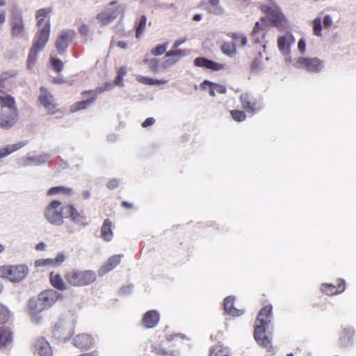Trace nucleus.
I'll return each instance as SVG.
<instances>
[{"mask_svg":"<svg viewBox=\"0 0 356 356\" xmlns=\"http://www.w3.org/2000/svg\"><path fill=\"white\" fill-rule=\"evenodd\" d=\"M79 33L83 36H86L89 33V26L86 24H81L79 28Z\"/></svg>","mask_w":356,"mask_h":356,"instance_id":"nucleus-48","label":"nucleus"},{"mask_svg":"<svg viewBox=\"0 0 356 356\" xmlns=\"http://www.w3.org/2000/svg\"><path fill=\"white\" fill-rule=\"evenodd\" d=\"M51 24L49 18L47 19L43 27L38 28L33 39V46L38 49L43 50L46 46L50 35Z\"/></svg>","mask_w":356,"mask_h":356,"instance_id":"nucleus-14","label":"nucleus"},{"mask_svg":"<svg viewBox=\"0 0 356 356\" xmlns=\"http://www.w3.org/2000/svg\"><path fill=\"white\" fill-rule=\"evenodd\" d=\"M52 82L56 84H62L65 83L66 81L63 78H54Z\"/></svg>","mask_w":356,"mask_h":356,"instance_id":"nucleus-58","label":"nucleus"},{"mask_svg":"<svg viewBox=\"0 0 356 356\" xmlns=\"http://www.w3.org/2000/svg\"><path fill=\"white\" fill-rule=\"evenodd\" d=\"M232 38L236 45L243 47L247 44V38L241 33H232Z\"/></svg>","mask_w":356,"mask_h":356,"instance_id":"nucleus-41","label":"nucleus"},{"mask_svg":"<svg viewBox=\"0 0 356 356\" xmlns=\"http://www.w3.org/2000/svg\"><path fill=\"white\" fill-rule=\"evenodd\" d=\"M239 100L242 108L251 115L259 113L263 108V104L261 99L250 93L245 92L241 94Z\"/></svg>","mask_w":356,"mask_h":356,"instance_id":"nucleus-8","label":"nucleus"},{"mask_svg":"<svg viewBox=\"0 0 356 356\" xmlns=\"http://www.w3.org/2000/svg\"><path fill=\"white\" fill-rule=\"evenodd\" d=\"M224 309L225 312L234 316H238L243 314L242 310L237 309L234 307V298L228 296L224 300Z\"/></svg>","mask_w":356,"mask_h":356,"instance_id":"nucleus-30","label":"nucleus"},{"mask_svg":"<svg viewBox=\"0 0 356 356\" xmlns=\"http://www.w3.org/2000/svg\"><path fill=\"white\" fill-rule=\"evenodd\" d=\"M52 8L48 7L44 8H41L37 10L35 13V19L37 20V26L38 28L43 27L45 24L47 20L45 19L49 17V15L52 13Z\"/></svg>","mask_w":356,"mask_h":356,"instance_id":"nucleus-31","label":"nucleus"},{"mask_svg":"<svg viewBox=\"0 0 356 356\" xmlns=\"http://www.w3.org/2000/svg\"><path fill=\"white\" fill-rule=\"evenodd\" d=\"M124 7L123 6H118L115 8H107L97 15V19L105 26L115 19L120 14H124Z\"/></svg>","mask_w":356,"mask_h":356,"instance_id":"nucleus-13","label":"nucleus"},{"mask_svg":"<svg viewBox=\"0 0 356 356\" xmlns=\"http://www.w3.org/2000/svg\"><path fill=\"white\" fill-rule=\"evenodd\" d=\"M65 209L67 210V218H70L74 223L81 226L88 225V218L83 211H78L72 204H67Z\"/></svg>","mask_w":356,"mask_h":356,"instance_id":"nucleus-17","label":"nucleus"},{"mask_svg":"<svg viewBox=\"0 0 356 356\" xmlns=\"http://www.w3.org/2000/svg\"><path fill=\"white\" fill-rule=\"evenodd\" d=\"M74 345L80 349H89L95 343L94 339L88 334H80L73 339Z\"/></svg>","mask_w":356,"mask_h":356,"instance_id":"nucleus-23","label":"nucleus"},{"mask_svg":"<svg viewBox=\"0 0 356 356\" xmlns=\"http://www.w3.org/2000/svg\"><path fill=\"white\" fill-rule=\"evenodd\" d=\"M122 81V74H120V71H118V75L115 78L114 83L116 86H119L121 84Z\"/></svg>","mask_w":356,"mask_h":356,"instance_id":"nucleus-54","label":"nucleus"},{"mask_svg":"<svg viewBox=\"0 0 356 356\" xmlns=\"http://www.w3.org/2000/svg\"><path fill=\"white\" fill-rule=\"evenodd\" d=\"M40 95L38 97L40 104L45 108L49 114L53 115L60 111L58 104L55 101L54 96L44 87L40 88Z\"/></svg>","mask_w":356,"mask_h":356,"instance_id":"nucleus-12","label":"nucleus"},{"mask_svg":"<svg viewBox=\"0 0 356 356\" xmlns=\"http://www.w3.org/2000/svg\"><path fill=\"white\" fill-rule=\"evenodd\" d=\"M13 339V336L10 330L6 327H0V349L10 344Z\"/></svg>","mask_w":356,"mask_h":356,"instance_id":"nucleus-28","label":"nucleus"},{"mask_svg":"<svg viewBox=\"0 0 356 356\" xmlns=\"http://www.w3.org/2000/svg\"><path fill=\"white\" fill-rule=\"evenodd\" d=\"M35 267L53 266L54 267V261L53 259H38L35 261Z\"/></svg>","mask_w":356,"mask_h":356,"instance_id":"nucleus-46","label":"nucleus"},{"mask_svg":"<svg viewBox=\"0 0 356 356\" xmlns=\"http://www.w3.org/2000/svg\"><path fill=\"white\" fill-rule=\"evenodd\" d=\"M262 66L261 53L259 52V55L252 61L250 69L252 72H258Z\"/></svg>","mask_w":356,"mask_h":356,"instance_id":"nucleus-40","label":"nucleus"},{"mask_svg":"<svg viewBox=\"0 0 356 356\" xmlns=\"http://www.w3.org/2000/svg\"><path fill=\"white\" fill-rule=\"evenodd\" d=\"M146 17L145 15H142L139 22L136 25V37L137 38H139L143 33L146 26Z\"/></svg>","mask_w":356,"mask_h":356,"instance_id":"nucleus-39","label":"nucleus"},{"mask_svg":"<svg viewBox=\"0 0 356 356\" xmlns=\"http://www.w3.org/2000/svg\"><path fill=\"white\" fill-rule=\"evenodd\" d=\"M111 86H112L111 83H106L104 86L97 87L95 90L83 91L81 92L82 96H86V95H91V97L88 99L80 101L73 104L71 107V111L72 112H76L78 111L88 108L90 104H92L96 101L97 95L99 94H101L104 91L111 89Z\"/></svg>","mask_w":356,"mask_h":356,"instance_id":"nucleus-7","label":"nucleus"},{"mask_svg":"<svg viewBox=\"0 0 356 356\" xmlns=\"http://www.w3.org/2000/svg\"><path fill=\"white\" fill-rule=\"evenodd\" d=\"M167 48V44L157 46V55L163 54Z\"/></svg>","mask_w":356,"mask_h":356,"instance_id":"nucleus-53","label":"nucleus"},{"mask_svg":"<svg viewBox=\"0 0 356 356\" xmlns=\"http://www.w3.org/2000/svg\"><path fill=\"white\" fill-rule=\"evenodd\" d=\"M50 63L53 70L56 72H60L63 68V63L59 58L51 57Z\"/></svg>","mask_w":356,"mask_h":356,"instance_id":"nucleus-45","label":"nucleus"},{"mask_svg":"<svg viewBox=\"0 0 356 356\" xmlns=\"http://www.w3.org/2000/svg\"><path fill=\"white\" fill-rule=\"evenodd\" d=\"M184 40H177L173 44V49H177L179 45H181Z\"/></svg>","mask_w":356,"mask_h":356,"instance_id":"nucleus-61","label":"nucleus"},{"mask_svg":"<svg viewBox=\"0 0 356 356\" xmlns=\"http://www.w3.org/2000/svg\"><path fill=\"white\" fill-rule=\"evenodd\" d=\"M201 19H202V15L200 14H195L193 17V19L194 21H200Z\"/></svg>","mask_w":356,"mask_h":356,"instance_id":"nucleus-62","label":"nucleus"},{"mask_svg":"<svg viewBox=\"0 0 356 356\" xmlns=\"http://www.w3.org/2000/svg\"><path fill=\"white\" fill-rule=\"evenodd\" d=\"M200 87L202 90H207L209 88V93L211 97H215L216 93L225 94L227 92V88L225 86L207 80L204 81L200 84Z\"/></svg>","mask_w":356,"mask_h":356,"instance_id":"nucleus-24","label":"nucleus"},{"mask_svg":"<svg viewBox=\"0 0 356 356\" xmlns=\"http://www.w3.org/2000/svg\"><path fill=\"white\" fill-rule=\"evenodd\" d=\"M42 50L38 49L37 47L32 46V47L30 49V51L29 53L27 61H28V65L29 67H31L32 65H33L37 60L38 54Z\"/></svg>","mask_w":356,"mask_h":356,"instance_id":"nucleus-38","label":"nucleus"},{"mask_svg":"<svg viewBox=\"0 0 356 356\" xmlns=\"http://www.w3.org/2000/svg\"><path fill=\"white\" fill-rule=\"evenodd\" d=\"M298 49L301 54H304L306 49L305 41L303 38H301L298 43Z\"/></svg>","mask_w":356,"mask_h":356,"instance_id":"nucleus-50","label":"nucleus"},{"mask_svg":"<svg viewBox=\"0 0 356 356\" xmlns=\"http://www.w3.org/2000/svg\"><path fill=\"white\" fill-rule=\"evenodd\" d=\"M273 307L268 305L262 307L255 321L254 338L257 343L261 347L270 350L272 348V339L266 335V327L272 318Z\"/></svg>","mask_w":356,"mask_h":356,"instance_id":"nucleus-1","label":"nucleus"},{"mask_svg":"<svg viewBox=\"0 0 356 356\" xmlns=\"http://www.w3.org/2000/svg\"><path fill=\"white\" fill-rule=\"evenodd\" d=\"M219 3V0H209V3L212 6H216Z\"/></svg>","mask_w":356,"mask_h":356,"instance_id":"nucleus-63","label":"nucleus"},{"mask_svg":"<svg viewBox=\"0 0 356 356\" xmlns=\"http://www.w3.org/2000/svg\"><path fill=\"white\" fill-rule=\"evenodd\" d=\"M29 273L26 264H5L0 266V277L11 283H19L24 280Z\"/></svg>","mask_w":356,"mask_h":356,"instance_id":"nucleus-5","label":"nucleus"},{"mask_svg":"<svg viewBox=\"0 0 356 356\" xmlns=\"http://www.w3.org/2000/svg\"><path fill=\"white\" fill-rule=\"evenodd\" d=\"M118 185H119V181L115 179L109 180L106 184L107 188L111 190L117 188L118 186Z\"/></svg>","mask_w":356,"mask_h":356,"instance_id":"nucleus-49","label":"nucleus"},{"mask_svg":"<svg viewBox=\"0 0 356 356\" xmlns=\"http://www.w3.org/2000/svg\"><path fill=\"white\" fill-rule=\"evenodd\" d=\"M112 227L113 222L109 218L104 220L101 227V237L106 242L111 241L113 237Z\"/></svg>","mask_w":356,"mask_h":356,"instance_id":"nucleus-26","label":"nucleus"},{"mask_svg":"<svg viewBox=\"0 0 356 356\" xmlns=\"http://www.w3.org/2000/svg\"><path fill=\"white\" fill-rule=\"evenodd\" d=\"M185 336L182 334H173L168 335L165 340L161 341V350L163 353H170L174 355L172 350H168L170 348L176 346V344L184 340Z\"/></svg>","mask_w":356,"mask_h":356,"instance_id":"nucleus-19","label":"nucleus"},{"mask_svg":"<svg viewBox=\"0 0 356 356\" xmlns=\"http://www.w3.org/2000/svg\"><path fill=\"white\" fill-rule=\"evenodd\" d=\"M122 207L127 209H134V204L131 202L123 201L122 202Z\"/></svg>","mask_w":356,"mask_h":356,"instance_id":"nucleus-55","label":"nucleus"},{"mask_svg":"<svg viewBox=\"0 0 356 356\" xmlns=\"http://www.w3.org/2000/svg\"><path fill=\"white\" fill-rule=\"evenodd\" d=\"M60 294L54 289H47L39 293L36 298L29 300L28 309L30 315L38 322L37 315L52 307L58 300Z\"/></svg>","mask_w":356,"mask_h":356,"instance_id":"nucleus-2","label":"nucleus"},{"mask_svg":"<svg viewBox=\"0 0 356 356\" xmlns=\"http://www.w3.org/2000/svg\"><path fill=\"white\" fill-rule=\"evenodd\" d=\"M141 81L145 84H154L156 81L152 79L141 77Z\"/></svg>","mask_w":356,"mask_h":356,"instance_id":"nucleus-56","label":"nucleus"},{"mask_svg":"<svg viewBox=\"0 0 356 356\" xmlns=\"http://www.w3.org/2000/svg\"><path fill=\"white\" fill-rule=\"evenodd\" d=\"M122 257V254H115L111 257L101 267V272L102 273H106L114 269L120 263Z\"/></svg>","mask_w":356,"mask_h":356,"instance_id":"nucleus-29","label":"nucleus"},{"mask_svg":"<svg viewBox=\"0 0 356 356\" xmlns=\"http://www.w3.org/2000/svg\"><path fill=\"white\" fill-rule=\"evenodd\" d=\"M6 22V13L2 11L0 13V24H3Z\"/></svg>","mask_w":356,"mask_h":356,"instance_id":"nucleus-59","label":"nucleus"},{"mask_svg":"<svg viewBox=\"0 0 356 356\" xmlns=\"http://www.w3.org/2000/svg\"><path fill=\"white\" fill-rule=\"evenodd\" d=\"M11 35L13 38H22L26 34V27L21 12H13L10 19Z\"/></svg>","mask_w":356,"mask_h":356,"instance_id":"nucleus-11","label":"nucleus"},{"mask_svg":"<svg viewBox=\"0 0 356 356\" xmlns=\"http://www.w3.org/2000/svg\"><path fill=\"white\" fill-rule=\"evenodd\" d=\"M188 53L186 49L169 51L166 53L164 60L161 63L160 66L163 68H167L177 63L181 58L186 56Z\"/></svg>","mask_w":356,"mask_h":356,"instance_id":"nucleus-18","label":"nucleus"},{"mask_svg":"<svg viewBox=\"0 0 356 356\" xmlns=\"http://www.w3.org/2000/svg\"><path fill=\"white\" fill-rule=\"evenodd\" d=\"M49 280L51 284L58 290L64 291L67 289V285L59 273H51Z\"/></svg>","mask_w":356,"mask_h":356,"instance_id":"nucleus-32","label":"nucleus"},{"mask_svg":"<svg viewBox=\"0 0 356 356\" xmlns=\"http://www.w3.org/2000/svg\"><path fill=\"white\" fill-rule=\"evenodd\" d=\"M261 10L266 15L267 19L273 26L280 29L286 26V18L277 7L263 5L261 6Z\"/></svg>","mask_w":356,"mask_h":356,"instance_id":"nucleus-9","label":"nucleus"},{"mask_svg":"<svg viewBox=\"0 0 356 356\" xmlns=\"http://www.w3.org/2000/svg\"><path fill=\"white\" fill-rule=\"evenodd\" d=\"M313 32L314 34L316 36H321V31H322V24H321V19L319 17L315 18L313 20Z\"/></svg>","mask_w":356,"mask_h":356,"instance_id":"nucleus-44","label":"nucleus"},{"mask_svg":"<svg viewBox=\"0 0 356 356\" xmlns=\"http://www.w3.org/2000/svg\"><path fill=\"white\" fill-rule=\"evenodd\" d=\"M323 26L325 29L330 28L332 24V20L330 15H325L323 18Z\"/></svg>","mask_w":356,"mask_h":356,"instance_id":"nucleus-51","label":"nucleus"},{"mask_svg":"<svg viewBox=\"0 0 356 356\" xmlns=\"http://www.w3.org/2000/svg\"><path fill=\"white\" fill-rule=\"evenodd\" d=\"M345 281L342 279H338L336 284L324 283L321 286V291L328 296L341 293L345 291Z\"/></svg>","mask_w":356,"mask_h":356,"instance_id":"nucleus-21","label":"nucleus"},{"mask_svg":"<svg viewBox=\"0 0 356 356\" xmlns=\"http://www.w3.org/2000/svg\"><path fill=\"white\" fill-rule=\"evenodd\" d=\"M194 65L199 67L211 70L212 71H219L223 70L225 64L215 62L204 57H197L194 60Z\"/></svg>","mask_w":356,"mask_h":356,"instance_id":"nucleus-22","label":"nucleus"},{"mask_svg":"<svg viewBox=\"0 0 356 356\" xmlns=\"http://www.w3.org/2000/svg\"><path fill=\"white\" fill-rule=\"evenodd\" d=\"M0 105L1 108H7L9 115H4L1 121V127L3 129L11 127L17 120L18 111L15 98L5 91L0 90Z\"/></svg>","mask_w":356,"mask_h":356,"instance_id":"nucleus-3","label":"nucleus"},{"mask_svg":"<svg viewBox=\"0 0 356 356\" xmlns=\"http://www.w3.org/2000/svg\"><path fill=\"white\" fill-rule=\"evenodd\" d=\"M296 67L309 72L318 73L323 67L324 63L317 57H300L296 62Z\"/></svg>","mask_w":356,"mask_h":356,"instance_id":"nucleus-10","label":"nucleus"},{"mask_svg":"<svg viewBox=\"0 0 356 356\" xmlns=\"http://www.w3.org/2000/svg\"><path fill=\"white\" fill-rule=\"evenodd\" d=\"M221 51L223 54L232 57L236 54L235 44L231 42H225L221 46Z\"/></svg>","mask_w":356,"mask_h":356,"instance_id":"nucleus-37","label":"nucleus"},{"mask_svg":"<svg viewBox=\"0 0 356 356\" xmlns=\"http://www.w3.org/2000/svg\"><path fill=\"white\" fill-rule=\"evenodd\" d=\"M118 47H119L121 49H125L127 47V44L124 41H119L118 42Z\"/></svg>","mask_w":356,"mask_h":356,"instance_id":"nucleus-60","label":"nucleus"},{"mask_svg":"<svg viewBox=\"0 0 356 356\" xmlns=\"http://www.w3.org/2000/svg\"><path fill=\"white\" fill-rule=\"evenodd\" d=\"M155 122V119L154 118H147L142 124L143 127H147L148 126L154 124Z\"/></svg>","mask_w":356,"mask_h":356,"instance_id":"nucleus-52","label":"nucleus"},{"mask_svg":"<svg viewBox=\"0 0 356 356\" xmlns=\"http://www.w3.org/2000/svg\"><path fill=\"white\" fill-rule=\"evenodd\" d=\"M10 319V312L3 303L0 302V325H4Z\"/></svg>","mask_w":356,"mask_h":356,"instance_id":"nucleus-36","label":"nucleus"},{"mask_svg":"<svg viewBox=\"0 0 356 356\" xmlns=\"http://www.w3.org/2000/svg\"><path fill=\"white\" fill-rule=\"evenodd\" d=\"M266 35V19L261 17L259 22H257L254 24L253 30L251 33V40L254 44H261L264 49L266 48L265 44L263 42L265 40Z\"/></svg>","mask_w":356,"mask_h":356,"instance_id":"nucleus-15","label":"nucleus"},{"mask_svg":"<svg viewBox=\"0 0 356 356\" xmlns=\"http://www.w3.org/2000/svg\"><path fill=\"white\" fill-rule=\"evenodd\" d=\"M46 248V245L43 242H40L38 244L36 245L35 246V249L38 251H42V250H44Z\"/></svg>","mask_w":356,"mask_h":356,"instance_id":"nucleus-57","label":"nucleus"},{"mask_svg":"<svg viewBox=\"0 0 356 356\" xmlns=\"http://www.w3.org/2000/svg\"><path fill=\"white\" fill-rule=\"evenodd\" d=\"M65 260V256L63 253H59L53 259L54 267L60 266Z\"/></svg>","mask_w":356,"mask_h":356,"instance_id":"nucleus-47","label":"nucleus"},{"mask_svg":"<svg viewBox=\"0 0 356 356\" xmlns=\"http://www.w3.org/2000/svg\"><path fill=\"white\" fill-rule=\"evenodd\" d=\"M354 334L352 328L343 329L339 337V346L343 348L350 345L353 341Z\"/></svg>","mask_w":356,"mask_h":356,"instance_id":"nucleus-27","label":"nucleus"},{"mask_svg":"<svg viewBox=\"0 0 356 356\" xmlns=\"http://www.w3.org/2000/svg\"><path fill=\"white\" fill-rule=\"evenodd\" d=\"M83 196L85 198H88V197H89V196H90V193H89V191H84V192L83 193Z\"/></svg>","mask_w":356,"mask_h":356,"instance_id":"nucleus-64","label":"nucleus"},{"mask_svg":"<svg viewBox=\"0 0 356 356\" xmlns=\"http://www.w3.org/2000/svg\"><path fill=\"white\" fill-rule=\"evenodd\" d=\"M64 277L70 286L81 287L95 282L97 279V274L91 270H80L74 268L67 271Z\"/></svg>","mask_w":356,"mask_h":356,"instance_id":"nucleus-4","label":"nucleus"},{"mask_svg":"<svg viewBox=\"0 0 356 356\" xmlns=\"http://www.w3.org/2000/svg\"><path fill=\"white\" fill-rule=\"evenodd\" d=\"M74 193L73 189L65 186H55L50 188L47 191L48 195L61 194L64 196H71Z\"/></svg>","mask_w":356,"mask_h":356,"instance_id":"nucleus-34","label":"nucleus"},{"mask_svg":"<svg viewBox=\"0 0 356 356\" xmlns=\"http://www.w3.org/2000/svg\"><path fill=\"white\" fill-rule=\"evenodd\" d=\"M34 350L39 356H53L52 348L49 343L42 337H40L34 342Z\"/></svg>","mask_w":356,"mask_h":356,"instance_id":"nucleus-20","label":"nucleus"},{"mask_svg":"<svg viewBox=\"0 0 356 356\" xmlns=\"http://www.w3.org/2000/svg\"><path fill=\"white\" fill-rule=\"evenodd\" d=\"M24 146V144L22 143L14 144L12 145H7L6 147H3V149H0V159H2L11 153L17 151V149H20Z\"/></svg>","mask_w":356,"mask_h":356,"instance_id":"nucleus-35","label":"nucleus"},{"mask_svg":"<svg viewBox=\"0 0 356 356\" xmlns=\"http://www.w3.org/2000/svg\"><path fill=\"white\" fill-rule=\"evenodd\" d=\"M287 39L285 36H280L277 39V47L280 51L282 53H287L289 51V45L287 44Z\"/></svg>","mask_w":356,"mask_h":356,"instance_id":"nucleus-43","label":"nucleus"},{"mask_svg":"<svg viewBox=\"0 0 356 356\" xmlns=\"http://www.w3.org/2000/svg\"><path fill=\"white\" fill-rule=\"evenodd\" d=\"M67 204L63 205L59 200L51 201L45 208L44 216L46 220L51 225H61L64 222V218H67Z\"/></svg>","mask_w":356,"mask_h":356,"instance_id":"nucleus-6","label":"nucleus"},{"mask_svg":"<svg viewBox=\"0 0 356 356\" xmlns=\"http://www.w3.org/2000/svg\"><path fill=\"white\" fill-rule=\"evenodd\" d=\"M74 37V31L72 30H63L60 31L55 44L59 54H63L65 51Z\"/></svg>","mask_w":356,"mask_h":356,"instance_id":"nucleus-16","label":"nucleus"},{"mask_svg":"<svg viewBox=\"0 0 356 356\" xmlns=\"http://www.w3.org/2000/svg\"><path fill=\"white\" fill-rule=\"evenodd\" d=\"M142 325L146 328H152L156 325V311L150 310L146 312L142 319Z\"/></svg>","mask_w":356,"mask_h":356,"instance_id":"nucleus-33","label":"nucleus"},{"mask_svg":"<svg viewBox=\"0 0 356 356\" xmlns=\"http://www.w3.org/2000/svg\"><path fill=\"white\" fill-rule=\"evenodd\" d=\"M209 356H232V353L229 347L218 343L210 348Z\"/></svg>","mask_w":356,"mask_h":356,"instance_id":"nucleus-25","label":"nucleus"},{"mask_svg":"<svg viewBox=\"0 0 356 356\" xmlns=\"http://www.w3.org/2000/svg\"><path fill=\"white\" fill-rule=\"evenodd\" d=\"M230 114L233 120L236 122H243L246 119L245 111L235 109L231 111Z\"/></svg>","mask_w":356,"mask_h":356,"instance_id":"nucleus-42","label":"nucleus"}]
</instances>
